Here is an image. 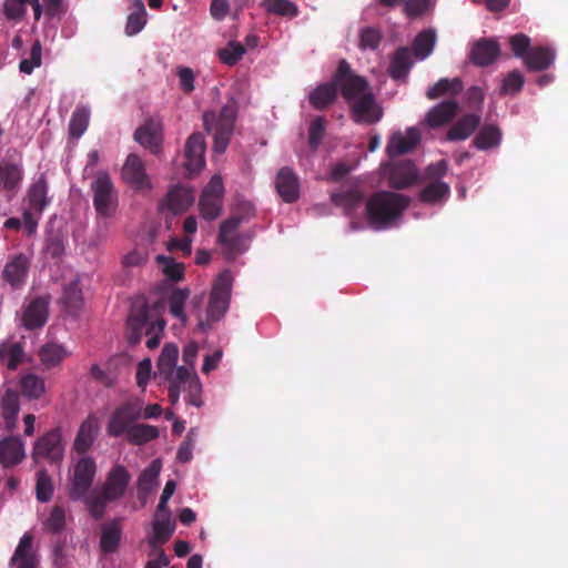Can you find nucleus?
Returning a JSON list of instances; mask_svg holds the SVG:
<instances>
[{
	"mask_svg": "<svg viewBox=\"0 0 568 568\" xmlns=\"http://www.w3.org/2000/svg\"><path fill=\"white\" fill-rule=\"evenodd\" d=\"M351 118L355 123L371 125L383 118V108L372 92L363 94L349 104Z\"/></svg>",
	"mask_w": 568,
	"mask_h": 568,
	"instance_id": "11",
	"label": "nucleus"
},
{
	"mask_svg": "<svg viewBox=\"0 0 568 568\" xmlns=\"http://www.w3.org/2000/svg\"><path fill=\"white\" fill-rule=\"evenodd\" d=\"M19 388L21 395L27 399L38 400L45 393V382L34 373H26L19 378Z\"/></svg>",
	"mask_w": 568,
	"mask_h": 568,
	"instance_id": "35",
	"label": "nucleus"
},
{
	"mask_svg": "<svg viewBox=\"0 0 568 568\" xmlns=\"http://www.w3.org/2000/svg\"><path fill=\"white\" fill-rule=\"evenodd\" d=\"M99 419L94 415H89L80 425L75 436L73 448L78 454H85L93 445L99 434Z\"/></svg>",
	"mask_w": 568,
	"mask_h": 568,
	"instance_id": "24",
	"label": "nucleus"
},
{
	"mask_svg": "<svg viewBox=\"0 0 568 568\" xmlns=\"http://www.w3.org/2000/svg\"><path fill=\"white\" fill-rule=\"evenodd\" d=\"M50 295L32 298L26 306L22 315V324L27 329L42 327L49 314Z\"/></svg>",
	"mask_w": 568,
	"mask_h": 568,
	"instance_id": "18",
	"label": "nucleus"
},
{
	"mask_svg": "<svg viewBox=\"0 0 568 568\" xmlns=\"http://www.w3.org/2000/svg\"><path fill=\"white\" fill-rule=\"evenodd\" d=\"M436 43V32L433 29L423 30L413 41L414 55L419 59H426L434 50Z\"/></svg>",
	"mask_w": 568,
	"mask_h": 568,
	"instance_id": "43",
	"label": "nucleus"
},
{
	"mask_svg": "<svg viewBox=\"0 0 568 568\" xmlns=\"http://www.w3.org/2000/svg\"><path fill=\"white\" fill-rule=\"evenodd\" d=\"M450 194V186L443 181H430L419 192L418 199L423 203L436 204L446 200Z\"/></svg>",
	"mask_w": 568,
	"mask_h": 568,
	"instance_id": "40",
	"label": "nucleus"
},
{
	"mask_svg": "<svg viewBox=\"0 0 568 568\" xmlns=\"http://www.w3.org/2000/svg\"><path fill=\"white\" fill-rule=\"evenodd\" d=\"M142 417V405L139 402H126L112 413L106 432L110 436L119 437Z\"/></svg>",
	"mask_w": 568,
	"mask_h": 568,
	"instance_id": "10",
	"label": "nucleus"
},
{
	"mask_svg": "<svg viewBox=\"0 0 568 568\" xmlns=\"http://www.w3.org/2000/svg\"><path fill=\"white\" fill-rule=\"evenodd\" d=\"M26 0H6L3 13L9 20H21L26 13Z\"/></svg>",
	"mask_w": 568,
	"mask_h": 568,
	"instance_id": "63",
	"label": "nucleus"
},
{
	"mask_svg": "<svg viewBox=\"0 0 568 568\" xmlns=\"http://www.w3.org/2000/svg\"><path fill=\"white\" fill-rule=\"evenodd\" d=\"M524 83V75L518 70H513L504 79L500 91L503 94H516L523 89Z\"/></svg>",
	"mask_w": 568,
	"mask_h": 568,
	"instance_id": "60",
	"label": "nucleus"
},
{
	"mask_svg": "<svg viewBox=\"0 0 568 568\" xmlns=\"http://www.w3.org/2000/svg\"><path fill=\"white\" fill-rule=\"evenodd\" d=\"M42 47L39 40L34 41L30 50V57L20 61L19 70L22 73L31 74L41 65Z\"/></svg>",
	"mask_w": 568,
	"mask_h": 568,
	"instance_id": "59",
	"label": "nucleus"
},
{
	"mask_svg": "<svg viewBox=\"0 0 568 568\" xmlns=\"http://www.w3.org/2000/svg\"><path fill=\"white\" fill-rule=\"evenodd\" d=\"M419 174L416 165L410 160L395 162L389 171V186L395 190H404L418 181Z\"/></svg>",
	"mask_w": 568,
	"mask_h": 568,
	"instance_id": "20",
	"label": "nucleus"
},
{
	"mask_svg": "<svg viewBox=\"0 0 568 568\" xmlns=\"http://www.w3.org/2000/svg\"><path fill=\"white\" fill-rule=\"evenodd\" d=\"M125 435L131 444L140 446L158 438L159 430L152 425L134 424Z\"/></svg>",
	"mask_w": 568,
	"mask_h": 568,
	"instance_id": "47",
	"label": "nucleus"
},
{
	"mask_svg": "<svg viewBox=\"0 0 568 568\" xmlns=\"http://www.w3.org/2000/svg\"><path fill=\"white\" fill-rule=\"evenodd\" d=\"M413 67L412 52L407 47L398 48L389 63V75L394 80L405 79Z\"/></svg>",
	"mask_w": 568,
	"mask_h": 568,
	"instance_id": "36",
	"label": "nucleus"
},
{
	"mask_svg": "<svg viewBox=\"0 0 568 568\" xmlns=\"http://www.w3.org/2000/svg\"><path fill=\"white\" fill-rule=\"evenodd\" d=\"M459 104L455 100L443 101L433 106L426 114L428 126L436 129L449 123L458 113Z\"/></svg>",
	"mask_w": 568,
	"mask_h": 568,
	"instance_id": "27",
	"label": "nucleus"
},
{
	"mask_svg": "<svg viewBox=\"0 0 568 568\" xmlns=\"http://www.w3.org/2000/svg\"><path fill=\"white\" fill-rule=\"evenodd\" d=\"M36 493H37V499L41 503H47L52 497V494H53L52 480L45 470L38 471Z\"/></svg>",
	"mask_w": 568,
	"mask_h": 568,
	"instance_id": "58",
	"label": "nucleus"
},
{
	"mask_svg": "<svg viewBox=\"0 0 568 568\" xmlns=\"http://www.w3.org/2000/svg\"><path fill=\"white\" fill-rule=\"evenodd\" d=\"M262 7L270 14L290 19L298 14L297 6L291 0H263Z\"/></svg>",
	"mask_w": 568,
	"mask_h": 568,
	"instance_id": "48",
	"label": "nucleus"
},
{
	"mask_svg": "<svg viewBox=\"0 0 568 568\" xmlns=\"http://www.w3.org/2000/svg\"><path fill=\"white\" fill-rule=\"evenodd\" d=\"M332 203L341 207L345 215L352 216L364 201V193L358 187L341 190L331 194Z\"/></svg>",
	"mask_w": 568,
	"mask_h": 568,
	"instance_id": "28",
	"label": "nucleus"
},
{
	"mask_svg": "<svg viewBox=\"0 0 568 568\" xmlns=\"http://www.w3.org/2000/svg\"><path fill=\"white\" fill-rule=\"evenodd\" d=\"M27 361L24 344L13 339H4L0 342V364H6L11 372Z\"/></svg>",
	"mask_w": 568,
	"mask_h": 568,
	"instance_id": "26",
	"label": "nucleus"
},
{
	"mask_svg": "<svg viewBox=\"0 0 568 568\" xmlns=\"http://www.w3.org/2000/svg\"><path fill=\"white\" fill-rule=\"evenodd\" d=\"M242 223L240 217L232 215L220 225L219 243L225 248L229 256H236L244 251L242 237L236 233Z\"/></svg>",
	"mask_w": 568,
	"mask_h": 568,
	"instance_id": "17",
	"label": "nucleus"
},
{
	"mask_svg": "<svg viewBox=\"0 0 568 568\" xmlns=\"http://www.w3.org/2000/svg\"><path fill=\"white\" fill-rule=\"evenodd\" d=\"M122 178L135 191L151 187V182L145 173V166L141 158L130 154L122 168Z\"/></svg>",
	"mask_w": 568,
	"mask_h": 568,
	"instance_id": "14",
	"label": "nucleus"
},
{
	"mask_svg": "<svg viewBox=\"0 0 568 568\" xmlns=\"http://www.w3.org/2000/svg\"><path fill=\"white\" fill-rule=\"evenodd\" d=\"M97 475V464L93 457L83 456L74 465L70 479L69 496L72 500L84 499Z\"/></svg>",
	"mask_w": 568,
	"mask_h": 568,
	"instance_id": "8",
	"label": "nucleus"
},
{
	"mask_svg": "<svg viewBox=\"0 0 568 568\" xmlns=\"http://www.w3.org/2000/svg\"><path fill=\"white\" fill-rule=\"evenodd\" d=\"M337 85L334 78L331 82L317 85L308 94V102L315 110H325L331 106L337 99Z\"/></svg>",
	"mask_w": 568,
	"mask_h": 568,
	"instance_id": "30",
	"label": "nucleus"
},
{
	"mask_svg": "<svg viewBox=\"0 0 568 568\" xmlns=\"http://www.w3.org/2000/svg\"><path fill=\"white\" fill-rule=\"evenodd\" d=\"M190 296L189 288H175L169 296V311L170 314L179 318L183 324L186 322L184 313V304Z\"/></svg>",
	"mask_w": 568,
	"mask_h": 568,
	"instance_id": "49",
	"label": "nucleus"
},
{
	"mask_svg": "<svg viewBox=\"0 0 568 568\" xmlns=\"http://www.w3.org/2000/svg\"><path fill=\"white\" fill-rule=\"evenodd\" d=\"M245 47L237 41H230L217 51L219 59L226 65H235L245 54Z\"/></svg>",
	"mask_w": 568,
	"mask_h": 568,
	"instance_id": "54",
	"label": "nucleus"
},
{
	"mask_svg": "<svg viewBox=\"0 0 568 568\" xmlns=\"http://www.w3.org/2000/svg\"><path fill=\"white\" fill-rule=\"evenodd\" d=\"M29 268L30 258L21 253L14 255L7 262L1 273V277L13 291H18L26 284Z\"/></svg>",
	"mask_w": 568,
	"mask_h": 568,
	"instance_id": "13",
	"label": "nucleus"
},
{
	"mask_svg": "<svg viewBox=\"0 0 568 568\" xmlns=\"http://www.w3.org/2000/svg\"><path fill=\"white\" fill-rule=\"evenodd\" d=\"M24 457V444L20 437L9 436L0 440V464L4 468L20 464Z\"/></svg>",
	"mask_w": 568,
	"mask_h": 568,
	"instance_id": "23",
	"label": "nucleus"
},
{
	"mask_svg": "<svg viewBox=\"0 0 568 568\" xmlns=\"http://www.w3.org/2000/svg\"><path fill=\"white\" fill-rule=\"evenodd\" d=\"M233 277L230 271L225 270L215 280L207 305V317L220 321L229 310L232 292Z\"/></svg>",
	"mask_w": 568,
	"mask_h": 568,
	"instance_id": "9",
	"label": "nucleus"
},
{
	"mask_svg": "<svg viewBox=\"0 0 568 568\" xmlns=\"http://www.w3.org/2000/svg\"><path fill=\"white\" fill-rule=\"evenodd\" d=\"M45 529L51 532H60L65 526V511L62 506H54L49 518L44 523Z\"/></svg>",
	"mask_w": 568,
	"mask_h": 568,
	"instance_id": "61",
	"label": "nucleus"
},
{
	"mask_svg": "<svg viewBox=\"0 0 568 568\" xmlns=\"http://www.w3.org/2000/svg\"><path fill=\"white\" fill-rule=\"evenodd\" d=\"M165 322L159 320L155 322L149 321L148 307L141 306L129 315L126 323V338L129 344L136 345L141 342L143 334L149 336L146 339V346L150 349H154L159 346L161 334L164 329Z\"/></svg>",
	"mask_w": 568,
	"mask_h": 568,
	"instance_id": "5",
	"label": "nucleus"
},
{
	"mask_svg": "<svg viewBox=\"0 0 568 568\" xmlns=\"http://www.w3.org/2000/svg\"><path fill=\"white\" fill-rule=\"evenodd\" d=\"M334 81H336L337 89L347 104L371 92L368 81L364 77L355 74L349 63L344 59L338 63L334 73Z\"/></svg>",
	"mask_w": 568,
	"mask_h": 568,
	"instance_id": "7",
	"label": "nucleus"
},
{
	"mask_svg": "<svg viewBox=\"0 0 568 568\" xmlns=\"http://www.w3.org/2000/svg\"><path fill=\"white\" fill-rule=\"evenodd\" d=\"M90 120V111L85 106H78L70 119L69 132L70 135L79 139L88 129Z\"/></svg>",
	"mask_w": 568,
	"mask_h": 568,
	"instance_id": "51",
	"label": "nucleus"
},
{
	"mask_svg": "<svg viewBox=\"0 0 568 568\" xmlns=\"http://www.w3.org/2000/svg\"><path fill=\"white\" fill-rule=\"evenodd\" d=\"M162 123L154 119H148L143 125L136 129L134 139L152 154H159L163 141Z\"/></svg>",
	"mask_w": 568,
	"mask_h": 568,
	"instance_id": "15",
	"label": "nucleus"
},
{
	"mask_svg": "<svg viewBox=\"0 0 568 568\" xmlns=\"http://www.w3.org/2000/svg\"><path fill=\"white\" fill-rule=\"evenodd\" d=\"M90 189L93 193L92 202L97 215L103 219L114 216L119 204V195L110 175L106 172H98Z\"/></svg>",
	"mask_w": 568,
	"mask_h": 568,
	"instance_id": "6",
	"label": "nucleus"
},
{
	"mask_svg": "<svg viewBox=\"0 0 568 568\" xmlns=\"http://www.w3.org/2000/svg\"><path fill=\"white\" fill-rule=\"evenodd\" d=\"M34 457H43L51 462H59L63 456V446L61 435L58 429H53L39 438L33 448Z\"/></svg>",
	"mask_w": 568,
	"mask_h": 568,
	"instance_id": "21",
	"label": "nucleus"
},
{
	"mask_svg": "<svg viewBox=\"0 0 568 568\" xmlns=\"http://www.w3.org/2000/svg\"><path fill=\"white\" fill-rule=\"evenodd\" d=\"M22 181V170L13 163L0 162V187L6 191H16Z\"/></svg>",
	"mask_w": 568,
	"mask_h": 568,
	"instance_id": "45",
	"label": "nucleus"
},
{
	"mask_svg": "<svg viewBox=\"0 0 568 568\" xmlns=\"http://www.w3.org/2000/svg\"><path fill=\"white\" fill-rule=\"evenodd\" d=\"M187 393V400L191 405L200 407L202 405L201 394L202 385L195 373L189 369V376L185 381L181 382V392Z\"/></svg>",
	"mask_w": 568,
	"mask_h": 568,
	"instance_id": "52",
	"label": "nucleus"
},
{
	"mask_svg": "<svg viewBox=\"0 0 568 568\" xmlns=\"http://www.w3.org/2000/svg\"><path fill=\"white\" fill-rule=\"evenodd\" d=\"M242 223L240 217L232 215L220 225L219 243L225 248L229 256H236L244 251L242 237L236 233Z\"/></svg>",
	"mask_w": 568,
	"mask_h": 568,
	"instance_id": "16",
	"label": "nucleus"
},
{
	"mask_svg": "<svg viewBox=\"0 0 568 568\" xmlns=\"http://www.w3.org/2000/svg\"><path fill=\"white\" fill-rule=\"evenodd\" d=\"M501 132L498 126L487 124L480 128L473 143L478 150H488L500 144Z\"/></svg>",
	"mask_w": 568,
	"mask_h": 568,
	"instance_id": "44",
	"label": "nucleus"
},
{
	"mask_svg": "<svg viewBox=\"0 0 568 568\" xmlns=\"http://www.w3.org/2000/svg\"><path fill=\"white\" fill-rule=\"evenodd\" d=\"M205 149V140L201 132H194L187 138L184 146V168L189 176L200 173V171L204 168Z\"/></svg>",
	"mask_w": 568,
	"mask_h": 568,
	"instance_id": "12",
	"label": "nucleus"
},
{
	"mask_svg": "<svg viewBox=\"0 0 568 568\" xmlns=\"http://www.w3.org/2000/svg\"><path fill=\"white\" fill-rule=\"evenodd\" d=\"M39 358L45 368H52L59 365L68 353L63 346L55 343H47L39 349Z\"/></svg>",
	"mask_w": 568,
	"mask_h": 568,
	"instance_id": "46",
	"label": "nucleus"
},
{
	"mask_svg": "<svg viewBox=\"0 0 568 568\" xmlns=\"http://www.w3.org/2000/svg\"><path fill=\"white\" fill-rule=\"evenodd\" d=\"M156 262L162 267L165 276L171 281L178 282L183 278L184 265L182 263H178L172 257L164 255H158Z\"/></svg>",
	"mask_w": 568,
	"mask_h": 568,
	"instance_id": "55",
	"label": "nucleus"
},
{
	"mask_svg": "<svg viewBox=\"0 0 568 568\" xmlns=\"http://www.w3.org/2000/svg\"><path fill=\"white\" fill-rule=\"evenodd\" d=\"M275 189L285 203H294L300 197V180L290 166L278 170L275 178Z\"/></svg>",
	"mask_w": 568,
	"mask_h": 568,
	"instance_id": "19",
	"label": "nucleus"
},
{
	"mask_svg": "<svg viewBox=\"0 0 568 568\" xmlns=\"http://www.w3.org/2000/svg\"><path fill=\"white\" fill-rule=\"evenodd\" d=\"M176 74L180 80V88L185 94H190L194 91V81L195 75L191 68L189 67H179L176 70Z\"/></svg>",
	"mask_w": 568,
	"mask_h": 568,
	"instance_id": "64",
	"label": "nucleus"
},
{
	"mask_svg": "<svg viewBox=\"0 0 568 568\" xmlns=\"http://www.w3.org/2000/svg\"><path fill=\"white\" fill-rule=\"evenodd\" d=\"M500 48L498 42L493 39H480L476 41L470 50L469 59L478 67L491 64L499 55Z\"/></svg>",
	"mask_w": 568,
	"mask_h": 568,
	"instance_id": "25",
	"label": "nucleus"
},
{
	"mask_svg": "<svg viewBox=\"0 0 568 568\" xmlns=\"http://www.w3.org/2000/svg\"><path fill=\"white\" fill-rule=\"evenodd\" d=\"M2 417L8 430L16 427L17 416L20 410V399L16 390L7 389L1 399Z\"/></svg>",
	"mask_w": 568,
	"mask_h": 568,
	"instance_id": "38",
	"label": "nucleus"
},
{
	"mask_svg": "<svg viewBox=\"0 0 568 568\" xmlns=\"http://www.w3.org/2000/svg\"><path fill=\"white\" fill-rule=\"evenodd\" d=\"M195 197L192 190L185 186H174L166 196L168 209L173 213L186 211L194 202Z\"/></svg>",
	"mask_w": 568,
	"mask_h": 568,
	"instance_id": "37",
	"label": "nucleus"
},
{
	"mask_svg": "<svg viewBox=\"0 0 568 568\" xmlns=\"http://www.w3.org/2000/svg\"><path fill=\"white\" fill-rule=\"evenodd\" d=\"M131 481V474L123 465H114L106 475L100 491H93L85 498V505L95 519L103 517L109 503L121 499Z\"/></svg>",
	"mask_w": 568,
	"mask_h": 568,
	"instance_id": "2",
	"label": "nucleus"
},
{
	"mask_svg": "<svg viewBox=\"0 0 568 568\" xmlns=\"http://www.w3.org/2000/svg\"><path fill=\"white\" fill-rule=\"evenodd\" d=\"M121 539L120 527L112 523L104 525L102 528L100 547L104 554L114 552Z\"/></svg>",
	"mask_w": 568,
	"mask_h": 568,
	"instance_id": "50",
	"label": "nucleus"
},
{
	"mask_svg": "<svg viewBox=\"0 0 568 568\" xmlns=\"http://www.w3.org/2000/svg\"><path fill=\"white\" fill-rule=\"evenodd\" d=\"M160 466L154 460L145 468L138 478V498L145 501L158 484Z\"/></svg>",
	"mask_w": 568,
	"mask_h": 568,
	"instance_id": "39",
	"label": "nucleus"
},
{
	"mask_svg": "<svg viewBox=\"0 0 568 568\" xmlns=\"http://www.w3.org/2000/svg\"><path fill=\"white\" fill-rule=\"evenodd\" d=\"M134 6L136 7V11L129 14L126 24H125V33L128 36H135L139 33L145 26V8L142 0H133Z\"/></svg>",
	"mask_w": 568,
	"mask_h": 568,
	"instance_id": "53",
	"label": "nucleus"
},
{
	"mask_svg": "<svg viewBox=\"0 0 568 568\" xmlns=\"http://www.w3.org/2000/svg\"><path fill=\"white\" fill-rule=\"evenodd\" d=\"M32 546L33 537L31 534L26 532L20 538L9 565L14 568H37L39 561Z\"/></svg>",
	"mask_w": 568,
	"mask_h": 568,
	"instance_id": "22",
	"label": "nucleus"
},
{
	"mask_svg": "<svg viewBox=\"0 0 568 568\" xmlns=\"http://www.w3.org/2000/svg\"><path fill=\"white\" fill-rule=\"evenodd\" d=\"M326 130V121L323 116H316L308 128V145L315 151L320 146Z\"/></svg>",
	"mask_w": 568,
	"mask_h": 568,
	"instance_id": "57",
	"label": "nucleus"
},
{
	"mask_svg": "<svg viewBox=\"0 0 568 568\" xmlns=\"http://www.w3.org/2000/svg\"><path fill=\"white\" fill-rule=\"evenodd\" d=\"M197 433L194 428H191L187 433L185 439L180 445L178 453H176V459L181 463H189L192 459V450L195 445Z\"/></svg>",
	"mask_w": 568,
	"mask_h": 568,
	"instance_id": "62",
	"label": "nucleus"
},
{
	"mask_svg": "<svg viewBox=\"0 0 568 568\" xmlns=\"http://www.w3.org/2000/svg\"><path fill=\"white\" fill-rule=\"evenodd\" d=\"M199 206H200L201 215L205 220L211 221V220L216 219L220 215L221 210H222V199H215L213 196L201 195Z\"/></svg>",
	"mask_w": 568,
	"mask_h": 568,
	"instance_id": "56",
	"label": "nucleus"
},
{
	"mask_svg": "<svg viewBox=\"0 0 568 568\" xmlns=\"http://www.w3.org/2000/svg\"><path fill=\"white\" fill-rule=\"evenodd\" d=\"M409 202V197L404 194L376 192L366 202L367 221L377 230L388 229L402 217Z\"/></svg>",
	"mask_w": 568,
	"mask_h": 568,
	"instance_id": "1",
	"label": "nucleus"
},
{
	"mask_svg": "<svg viewBox=\"0 0 568 568\" xmlns=\"http://www.w3.org/2000/svg\"><path fill=\"white\" fill-rule=\"evenodd\" d=\"M237 115V105L234 100L229 101L219 114L205 112L203 114L204 129L213 133V151L223 153L227 149L230 139L233 134Z\"/></svg>",
	"mask_w": 568,
	"mask_h": 568,
	"instance_id": "3",
	"label": "nucleus"
},
{
	"mask_svg": "<svg viewBox=\"0 0 568 568\" xmlns=\"http://www.w3.org/2000/svg\"><path fill=\"white\" fill-rule=\"evenodd\" d=\"M26 200L28 202V210L34 211L38 215L42 214L50 203L48 197V182L44 175H41L29 186Z\"/></svg>",
	"mask_w": 568,
	"mask_h": 568,
	"instance_id": "29",
	"label": "nucleus"
},
{
	"mask_svg": "<svg viewBox=\"0 0 568 568\" xmlns=\"http://www.w3.org/2000/svg\"><path fill=\"white\" fill-rule=\"evenodd\" d=\"M175 529L174 523L170 515L155 517L153 523V534L149 539L151 549H163L162 546L169 541Z\"/></svg>",
	"mask_w": 568,
	"mask_h": 568,
	"instance_id": "34",
	"label": "nucleus"
},
{
	"mask_svg": "<svg viewBox=\"0 0 568 568\" xmlns=\"http://www.w3.org/2000/svg\"><path fill=\"white\" fill-rule=\"evenodd\" d=\"M554 52L544 47H537L527 52L525 64L531 71H542L550 67L554 61Z\"/></svg>",
	"mask_w": 568,
	"mask_h": 568,
	"instance_id": "41",
	"label": "nucleus"
},
{
	"mask_svg": "<svg viewBox=\"0 0 568 568\" xmlns=\"http://www.w3.org/2000/svg\"><path fill=\"white\" fill-rule=\"evenodd\" d=\"M480 115L468 113L463 115L447 132L448 141H464L468 139L479 126Z\"/></svg>",
	"mask_w": 568,
	"mask_h": 568,
	"instance_id": "33",
	"label": "nucleus"
},
{
	"mask_svg": "<svg viewBox=\"0 0 568 568\" xmlns=\"http://www.w3.org/2000/svg\"><path fill=\"white\" fill-rule=\"evenodd\" d=\"M463 82L459 78H443L426 91V97L429 100H436L446 94L456 95L463 91Z\"/></svg>",
	"mask_w": 568,
	"mask_h": 568,
	"instance_id": "42",
	"label": "nucleus"
},
{
	"mask_svg": "<svg viewBox=\"0 0 568 568\" xmlns=\"http://www.w3.org/2000/svg\"><path fill=\"white\" fill-rule=\"evenodd\" d=\"M178 356V346L175 344H165L156 364V374L169 383L168 397L172 405L179 403L181 382L185 381L189 376L187 367H176Z\"/></svg>",
	"mask_w": 568,
	"mask_h": 568,
	"instance_id": "4",
	"label": "nucleus"
},
{
	"mask_svg": "<svg viewBox=\"0 0 568 568\" xmlns=\"http://www.w3.org/2000/svg\"><path fill=\"white\" fill-rule=\"evenodd\" d=\"M419 141V134L416 130L410 129L404 135L399 132L394 133L386 146V152L389 158H395L412 151Z\"/></svg>",
	"mask_w": 568,
	"mask_h": 568,
	"instance_id": "31",
	"label": "nucleus"
},
{
	"mask_svg": "<svg viewBox=\"0 0 568 568\" xmlns=\"http://www.w3.org/2000/svg\"><path fill=\"white\" fill-rule=\"evenodd\" d=\"M60 303L71 316H77L83 307V294L79 281L74 280L64 285Z\"/></svg>",
	"mask_w": 568,
	"mask_h": 568,
	"instance_id": "32",
	"label": "nucleus"
}]
</instances>
